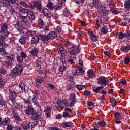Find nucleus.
<instances>
[{
  "instance_id": "14",
  "label": "nucleus",
  "mask_w": 130,
  "mask_h": 130,
  "mask_svg": "<svg viewBox=\"0 0 130 130\" xmlns=\"http://www.w3.org/2000/svg\"><path fill=\"white\" fill-rule=\"evenodd\" d=\"M88 34L90 37L91 40L92 41L95 42L98 40V38H97V36L95 35V34L93 32L89 31Z\"/></svg>"
},
{
  "instance_id": "18",
  "label": "nucleus",
  "mask_w": 130,
  "mask_h": 130,
  "mask_svg": "<svg viewBox=\"0 0 130 130\" xmlns=\"http://www.w3.org/2000/svg\"><path fill=\"white\" fill-rule=\"evenodd\" d=\"M5 59L6 60H8V61L13 62L15 61L16 57H15V55H11L10 56H6Z\"/></svg>"
},
{
  "instance_id": "9",
  "label": "nucleus",
  "mask_w": 130,
  "mask_h": 130,
  "mask_svg": "<svg viewBox=\"0 0 130 130\" xmlns=\"http://www.w3.org/2000/svg\"><path fill=\"white\" fill-rule=\"evenodd\" d=\"M44 112H45V115H46L47 118H49L51 116V108L50 107H47L45 108Z\"/></svg>"
},
{
  "instance_id": "48",
  "label": "nucleus",
  "mask_w": 130,
  "mask_h": 130,
  "mask_svg": "<svg viewBox=\"0 0 130 130\" xmlns=\"http://www.w3.org/2000/svg\"><path fill=\"white\" fill-rule=\"evenodd\" d=\"M1 43H3V44L2 45V47L3 46H4V47H9V45L5 43V40H0V44ZM0 46H1V44H0Z\"/></svg>"
},
{
  "instance_id": "33",
  "label": "nucleus",
  "mask_w": 130,
  "mask_h": 130,
  "mask_svg": "<svg viewBox=\"0 0 130 130\" xmlns=\"http://www.w3.org/2000/svg\"><path fill=\"white\" fill-rule=\"evenodd\" d=\"M110 103H111L113 107H115L116 106V100L114 98H111Z\"/></svg>"
},
{
  "instance_id": "16",
  "label": "nucleus",
  "mask_w": 130,
  "mask_h": 130,
  "mask_svg": "<svg viewBox=\"0 0 130 130\" xmlns=\"http://www.w3.org/2000/svg\"><path fill=\"white\" fill-rule=\"evenodd\" d=\"M121 50L122 52H124V53H127L130 50V46L127 45L126 46H122L121 47Z\"/></svg>"
},
{
  "instance_id": "50",
  "label": "nucleus",
  "mask_w": 130,
  "mask_h": 130,
  "mask_svg": "<svg viewBox=\"0 0 130 130\" xmlns=\"http://www.w3.org/2000/svg\"><path fill=\"white\" fill-rule=\"evenodd\" d=\"M35 63L36 64V66L38 67V68H40L41 66V61L40 60V59H37L36 60Z\"/></svg>"
},
{
  "instance_id": "11",
  "label": "nucleus",
  "mask_w": 130,
  "mask_h": 130,
  "mask_svg": "<svg viewBox=\"0 0 130 130\" xmlns=\"http://www.w3.org/2000/svg\"><path fill=\"white\" fill-rule=\"evenodd\" d=\"M75 103H76V95L72 94L70 95V99L69 100V105L70 106H74Z\"/></svg>"
},
{
  "instance_id": "15",
  "label": "nucleus",
  "mask_w": 130,
  "mask_h": 130,
  "mask_svg": "<svg viewBox=\"0 0 130 130\" xmlns=\"http://www.w3.org/2000/svg\"><path fill=\"white\" fill-rule=\"evenodd\" d=\"M61 125L64 128L67 127H72V126H73V123L71 122H64L61 123Z\"/></svg>"
},
{
  "instance_id": "6",
  "label": "nucleus",
  "mask_w": 130,
  "mask_h": 130,
  "mask_svg": "<svg viewBox=\"0 0 130 130\" xmlns=\"http://www.w3.org/2000/svg\"><path fill=\"white\" fill-rule=\"evenodd\" d=\"M57 104L59 107L61 108V109H63L64 107H67V106H69V103L67 100H63L62 101L60 100L57 101Z\"/></svg>"
},
{
  "instance_id": "27",
  "label": "nucleus",
  "mask_w": 130,
  "mask_h": 130,
  "mask_svg": "<svg viewBox=\"0 0 130 130\" xmlns=\"http://www.w3.org/2000/svg\"><path fill=\"white\" fill-rule=\"evenodd\" d=\"M39 39H40V38H39V35L38 36L32 37L31 39V42L33 44H36V43H37L39 41Z\"/></svg>"
},
{
  "instance_id": "64",
  "label": "nucleus",
  "mask_w": 130,
  "mask_h": 130,
  "mask_svg": "<svg viewBox=\"0 0 130 130\" xmlns=\"http://www.w3.org/2000/svg\"><path fill=\"white\" fill-rule=\"evenodd\" d=\"M7 130H13V126H12V125H8L7 126Z\"/></svg>"
},
{
  "instance_id": "61",
  "label": "nucleus",
  "mask_w": 130,
  "mask_h": 130,
  "mask_svg": "<svg viewBox=\"0 0 130 130\" xmlns=\"http://www.w3.org/2000/svg\"><path fill=\"white\" fill-rule=\"evenodd\" d=\"M16 108H22V104L17 103L16 105H15Z\"/></svg>"
},
{
  "instance_id": "24",
  "label": "nucleus",
  "mask_w": 130,
  "mask_h": 130,
  "mask_svg": "<svg viewBox=\"0 0 130 130\" xmlns=\"http://www.w3.org/2000/svg\"><path fill=\"white\" fill-rule=\"evenodd\" d=\"M84 73V70L81 68H78L74 73L75 75L80 76V75H82Z\"/></svg>"
},
{
  "instance_id": "41",
  "label": "nucleus",
  "mask_w": 130,
  "mask_h": 130,
  "mask_svg": "<svg viewBox=\"0 0 130 130\" xmlns=\"http://www.w3.org/2000/svg\"><path fill=\"white\" fill-rule=\"evenodd\" d=\"M34 6L35 8H37V9H40L41 8V4L39 2L34 3Z\"/></svg>"
},
{
  "instance_id": "51",
  "label": "nucleus",
  "mask_w": 130,
  "mask_h": 130,
  "mask_svg": "<svg viewBox=\"0 0 130 130\" xmlns=\"http://www.w3.org/2000/svg\"><path fill=\"white\" fill-rule=\"evenodd\" d=\"M36 114L39 117L42 115V111H41V108L39 109L38 111H37Z\"/></svg>"
},
{
  "instance_id": "37",
  "label": "nucleus",
  "mask_w": 130,
  "mask_h": 130,
  "mask_svg": "<svg viewBox=\"0 0 130 130\" xmlns=\"http://www.w3.org/2000/svg\"><path fill=\"white\" fill-rule=\"evenodd\" d=\"M107 32H108V28H107L106 26L103 27L101 29V32L102 34H106Z\"/></svg>"
},
{
  "instance_id": "20",
  "label": "nucleus",
  "mask_w": 130,
  "mask_h": 130,
  "mask_svg": "<svg viewBox=\"0 0 130 130\" xmlns=\"http://www.w3.org/2000/svg\"><path fill=\"white\" fill-rule=\"evenodd\" d=\"M57 34L55 31H51L49 34H48V37H49V39H54V38H56Z\"/></svg>"
},
{
  "instance_id": "42",
  "label": "nucleus",
  "mask_w": 130,
  "mask_h": 130,
  "mask_svg": "<svg viewBox=\"0 0 130 130\" xmlns=\"http://www.w3.org/2000/svg\"><path fill=\"white\" fill-rule=\"evenodd\" d=\"M20 11L21 12V13L22 14H24V15H25V14H27L28 11H30V10L26 9L24 8H20Z\"/></svg>"
},
{
  "instance_id": "52",
  "label": "nucleus",
  "mask_w": 130,
  "mask_h": 130,
  "mask_svg": "<svg viewBox=\"0 0 130 130\" xmlns=\"http://www.w3.org/2000/svg\"><path fill=\"white\" fill-rule=\"evenodd\" d=\"M0 74L6 75V74H7V70L5 69L2 68L1 69H0Z\"/></svg>"
},
{
  "instance_id": "21",
  "label": "nucleus",
  "mask_w": 130,
  "mask_h": 130,
  "mask_svg": "<svg viewBox=\"0 0 130 130\" xmlns=\"http://www.w3.org/2000/svg\"><path fill=\"white\" fill-rule=\"evenodd\" d=\"M43 81H44L43 77H40V76H38L36 79V85H37L38 86H39V85H40L41 84V83L42 82H43Z\"/></svg>"
},
{
  "instance_id": "12",
  "label": "nucleus",
  "mask_w": 130,
  "mask_h": 130,
  "mask_svg": "<svg viewBox=\"0 0 130 130\" xmlns=\"http://www.w3.org/2000/svg\"><path fill=\"white\" fill-rule=\"evenodd\" d=\"M9 31H0V41L5 40L9 36Z\"/></svg>"
},
{
  "instance_id": "31",
  "label": "nucleus",
  "mask_w": 130,
  "mask_h": 130,
  "mask_svg": "<svg viewBox=\"0 0 130 130\" xmlns=\"http://www.w3.org/2000/svg\"><path fill=\"white\" fill-rule=\"evenodd\" d=\"M26 40H27V38L25 36H22L19 39V42L21 44H25L26 43Z\"/></svg>"
},
{
  "instance_id": "10",
  "label": "nucleus",
  "mask_w": 130,
  "mask_h": 130,
  "mask_svg": "<svg viewBox=\"0 0 130 130\" xmlns=\"http://www.w3.org/2000/svg\"><path fill=\"white\" fill-rule=\"evenodd\" d=\"M27 16L30 20V22L35 20V16L34 15V12L31 10L27 11Z\"/></svg>"
},
{
  "instance_id": "13",
  "label": "nucleus",
  "mask_w": 130,
  "mask_h": 130,
  "mask_svg": "<svg viewBox=\"0 0 130 130\" xmlns=\"http://www.w3.org/2000/svg\"><path fill=\"white\" fill-rule=\"evenodd\" d=\"M15 28L18 32H22L23 31V23L20 21L17 22L15 24Z\"/></svg>"
},
{
  "instance_id": "30",
  "label": "nucleus",
  "mask_w": 130,
  "mask_h": 130,
  "mask_svg": "<svg viewBox=\"0 0 130 130\" xmlns=\"http://www.w3.org/2000/svg\"><path fill=\"white\" fill-rule=\"evenodd\" d=\"M0 105H1L3 108L7 107V102H6L3 98L0 100Z\"/></svg>"
},
{
  "instance_id": "56",
  "label": "nucleus",
  "mask_w": 130,
  "mask_h": 130,
  "mask_svg": "<svg viewBox=\"0 0 130 130\" xmlns=\"http://www.w3.org/2000/svg\"><path fill=\"white\" fill-rule=\"evenodd\" d=\"M84 94L85 96H89L91 94V91L89 90H85L84 92Z\"/></svg>"
},
{
  "instance_id": "44",
  "label": "nucleus",
  "mask_w": 130,
  "mask_h": 130,
  "mask_svg": "<svg viewBox=\"0 0 130 130\" xmlns=\"http://www.w3.org/2000/svg\"><path fill=\"white\" fill-rule=\"evenodd\" d=\"M23 127L24 129H29V123H27V122H24L23 123Z\"/></svg>"
},
{
  "instance_id": "62",
  "label": "nucleus",
  "mask_w": 130,
  "mask_h": 130,
  "mask_svg": "<svg viewBox=\"0 0 130 130\" xmlns=\"http://www.w3.org/2000/svg\"><path fill=\"white\" fill-rule=\"evenodd\" d=\"M5 66L6 68H10V67H11V63L7 62L5 63Z\"/></svg>"
},
{
  "instance_id": "38",
  "label": "nucleus",
  "mask_w": 130,
  "mask_h": 130,
  "mask_svg": "<svg viewBox=\"0 0 130 130\" xmlns=\"http://www.w3.org/2000/svg\"><path fill=\"white\" fill-rule=\"evenodd\" d=\"M85 85H77L75 86V88H76V89H77V90H84L85 89Z\"/></svg>"
},
{
  "instance_id": "8",
  "label": "nucleus",
  "mask_w": 130,
  "mask_h": 130,
  "mask_svg": "<svg viewBox=\"0 0 130 130\" xmlns=\"http://www.w3.org/2000/svg\"><path fill=\"white\" fill-rule=\"evenodd\" d=\"M24 111L27 115H32L35 112V110L32 106H28V108L25 109Z\"/></svg>"
},
{
  "instance_id": "47",
  "label": "nucleus",
  "mask_w": 130,
  "mask_h": 130,
  "mask_svg": "<svg viewBox=\"0 0 130 130\" xmlns=\"http://www.w3.org/2000/svg\"><path fill=\"white\" fill-rule=\"evenodd\" d=\"M20 5H21V6H22V7H24V8H29V6L25 2H23V1L20 2Z\"/></svg>"
},
{
  "instance_id": "36",
  "label": "nucleus",
  "mask_w": 130,
  "mask_h": 130,
  "mask_svg": "<svg viewBox=\"0 0 130 130\" xmlns=\"http://www.w3.org/2000/svg\"><path fill=\"white\" fill-rule=\"evenodd\" d=\"M20 18L22 19V22L23 23H25L26 25H29V21H28V19H27V17L26 16H20Z\"/></svg>"
},
{
  "instance_id": "4",
  "label": "nucleus",
  "mask_w": 130,
  "mask_h": 130,
  "mask_svg": "<svg viewBox=\"0 0 130 130\" xmlns=\"http://www.w3.org/2000/svg\"><path fill=\"white\" fill-rule=\"evenodd\" d=\"M81 49L76 45H73L72 47L68 49V52L71 55V57H72L73 58H75V57H76V55L79 53Z\"/></svg>"
},
{
  "instance_id": "22",
  "label": "nucleus",
  "mask_w": 130,
  "mask_h": 130,
  "mask_svg": "<svg viewBox=\"0 0 130 130\" xmlns=\"http://www.w3.org/2000/svg\"><path fill=\"white\" fill-rule=\"evenodd\" d=\"M39 38L42 41H48L49 40V38L48 37V35L45 36L44 35H39Z\"/></svg>"
},
{
  "instance_id": "17",
  "label": "nucleus",
  "mask_w": 130,
  "mask_h": 130,
  "mask_svg": "<svg viewBox=\"0 0 130 130\" xmlns=\"http://www.w3.org/2000/svg\"><path fill=\"white\" fill-rule=\"evenodd\" d=\"M1 31L8 32L9 25L7 23H3L1 26Z\"/></svg>"
},
{
  "instance_id": "3",
  "label": "nucleus",
  "mask_w": 130,
  "mask_h": 130,
  "mask_svg": "<svg viewBox=\"0 0 130 130\" xmlns=\"http://www.w3.org/2000/svg\"><path fill=\"white\" fill-rule=\"evenodd\" d=\"M23 72V67L21 64L17 65L16 67L10 73V77L11 78H16L18 75H20Z\"/></svg>"
},
{
  "instance_id": "28",
  "label": "nucleus",
  "mask_w": 130,
  "mask_h": 130,
  "mask_svg": "<svg viewBox=\"0 0 130 130\" xmlns=\"http://www.w3.org/2000/svg\"><path fill=\"white\" fill-rule=\"evenodd\" d=\"M87 75L89 78H93V77L95 76V72L92 70H88L87 71Z\"/></svg>"
},
{
  "instance_id": "19",
  "label": "nucleus",
  "mask_w": 130,
  "mask_h": 130,
  "mask_svg": "<svg viewBox=\"0 0 130 130\" xmlns=\"http://www.w3.org/2000/svg\"><path fill=\"white\" fill-rule=\"evenodd\" d=\"M38 26L40 29H43L45 27V24L43 22V20L42 19H40L38 20Z\"/></svg>"
},
{
  "instance_id": "63",
  "label": "nucleus",
  "mask_w": 130,
  "mask_h": 130,
  "mask_svg": "<svg viewBox=\"0 0 130 130\" xmlns=\"http://www.w3.org/2000/svg\"><path fill=\"white\" fill-rule=\"evenodd\" d=\"M49 130H59V129L56 127H49Z\"/></svg>"
},
{
  "instance_id": "25",
  "label": "nucleus",
  "mask_w": 130,
  "mask_h": 130,
  "mask_svg": "<svg viewBox=\"0 0 130 130\" xmlns=\"http://www.w3.org/2000/svg\"><path fill=\"white\" fill-rule=\"evenodd\" d=\"M42 13L46 17H51V14L49 10L46 8L42 10Z\"/></svg>"
},
{
  "instance_id": "49",
  "label": "nucleus",
  "mask_w": 130,
  "mask_h": 130,
  "mask_svg": "<svg viewBox=\"0 0 130 130\" xmlns=\"http://www.w3.org/2000/svg\"><path fill=\"white\" fill-rule=\"evenodd\" d=\"M68 62L72 66H75V58H73V59L70 58L68 59Z\"/></svg>"
},
{
  "instance_id": "40",
  "label": "nucleus",
  "mask_w": 130,
  "mask_h": 130,
  "mask_svg": "<svg viewBox=\"0 0 130 130\" xmlns=\"http://www.w3.org/2000/svg\"><path fill=\"white\" fill-rule=\"evenodd\" d=\"M103 88H104L103 86H101L98 87H95L93 89V92H95V93H99L100 90L103 89Z\"/></svg>"
},
{
  "instance_id": "32",
  "label": "nucleus",
  "mask_w": 130,
  "mask_h": 130,
  "mask_svg": "<svg viewBox=\"0 0 130 130\" xmlns=\"http://www.w3.org/2000/svg\"><path fill=\"white\" fill-rule=\"evenodd\" d=\"M11 123V120L9 118H6L2 122V124L3 125H7V124H9V123Z\"/></svg>"
},
{
  "instance_id": "55",
  "label": "nucleus",
  "mask_w": 130,
  "mask_h": 130,
  "mask_svg": "<svg viewBox=\"0 0 130 130\" xmlns=\"http://www.w3.org/2000/svg\"><path fill=\"white\" fill-rule=\"evenodd\" d=\"M61 7H62V5H61V4H59L55 6V9H56V10H60Z\"/></svg>"
},
{
  "instance_id": "2",
  "label": "nucleus",
  "mask_w": 130,
  "mask_h": 130,
  "mask_svg": "<svg viewBox=\"0 0 130 130\" xmlns=\"http://www.w3.org/2000/svg\"><path fill=\"white\" fill-rule=\"evenodd\" d=\"M8 91L9 93V98L11 100L12 104H10L11 106H13L15 103H16V97H17V93L14 91V87L10 86L8 88Z\"/></svg>"
},
{
  "instance_id": "53",
  "label": "nucleus",
  "mask_w": 130,
  "mask_h": 130,
  "mask_svg": "<svg viewBox=\"0 0 130 130\" xmlns=\"http://www.w3.org/2000/svg\"><path fill=\"white\" fill-rule=\"evenodd\" d=\"M129 61H130V58L129 57L125 58L124 62L125 64H128V63H129Z\"/></svg>"
},
{
  "instance_id": "23",
  "label": "nucleus",
  "mask_w": 130,
  "mask_h": 130,
  "mask_svg": "<svg viewBox=\"0 0 130 130\" xmlns=\"http://www.w3.org/2000/svg\"><path fill=\"white\" fill-rule=\"evenodd\" d=\"M19 87L22 91H24V92L27 91V85H25V83L22 81H21L19 83Z\"/></svg>"
},
{
  "instance_id": "57",
  "label": "nucleus",
  "mask_w": 130,
  "mask_h": 130,
  "mask_svg": "<svg viewBox=\"0 0 130 130\" xmlns=\"http://www.w3.org/2000/svg\"><path fill=\"white\" fill-rule=\"evenodd\" d=\"M28 125H29V128L30 127H34V126H35L36 125V123H34L33 122H29L28 123Z\"/></svg>"
},
{
  "instance_id": "39",
  "label": "nucleus",
  "mask_w": 130,
  "mask_h": 130,
  "mask_svg": "<svg viewBox=\"0 0 130 130\" xmlns=\"http://www.w3.org/2000/svg\"><path fill=\"white\" fill-rule=\"evenodd\" d=\"M67 70V67L64 65L60 66L59 68V72L62 73Z\"/></svg>"
},
{
  "instance_id": "34",
  "label": "nucleus",
  "mask_w": 130,
  "mask_h": 130,
  "mask_svg": "<svg viewBox=\"0 0 130 130\" xmlns=\"http://www.w3.org/2000/svg\"><path fill=\"white\" fill-rule=\"evenodd\" d=\"M39 50L37 49H34L31 51H30V53L31 55L33 56H36L37 54H38Z\"/></svg>"
},
{
  "instance_id": "43",
  "label": "nucleus",
  "mask_w": 130,
  "mask_h": 130,
  "mask_svg": "<svg viewBox=\"0 0 130 130\" xmlns=\"http://www.w3.org/2000/svg\"><path fill=\"white\" fill-rule=\"evenodd\" d=\"M31 118L34 119V120H37L38 118H39V117L37 115L36 113L34 112L32 115H31Z\"/></svg>"
},
{
  "instance_id": "59",
  "label": "nucleus",
  "mask_w": 130,
  "mask_h": 130,
  "mask_svg": "<svg viewBox=\"0 0 130 130\" xmlns=\"http://www.w3.org/2000/svg\"><path fill=\"white\" fill-rule=\"evenodd\" d=\"M64 111L69 114V113H71L72 112V110L69 108H65Z\"/></svg>"
},
{
  "instance_id": "35",
  "label": "nucleus",
  "mask_w": 130,
  "mask_h": 130,
  "mask_svg": "<svg viewBox=\"0 0 130 130\" xmlns=\"http://www.w3.org/2000/svg\"><path fill=\"white\" fill-rule=\"evenodd\" d=\"M124 8L126 10H130V0H128L125 2Z\"/></svg>"
},
{
  "instance_id": "58",
  "label": "nucleus",
  "mask_w": 130,
  "mask_h": 130,
  "mask_svg": "<svg viewBox=\"0 0 130 130\" xmlns=\"http://www.w3.org/2000/svg\"><path fill=\"white\" fill-rule=\"evenodd\" d=\"M119 39H122L123 38H124V34H123L122 32H120L118 35Z\"/></svg>"
},
{
  "instance_id": "54",
  "label": "nucleus",
  "mask_w": 130,
  "mask_h": 130,
  "mask_svg": "<svg viewBox=\"0 0 130 130\" xmlns=\"http://www.w3.org/2000/svg\"><path fill=\"white\" fill-rule=\"evenodd\" d=\"M20 56H21L23 59L26 58V57H27V54H26L24 52H21L20 53Z\"/></svg>"
},
{
  "instance_id": "1",
  "label": "nucleus",
  "mask_w": 130,
  "mask_h": 130,
  "mask_svg": "<svg viewBox=\"0 0 130 130\" xmlns=\"http://www.w3.org/2000/svg\"><path fill=\"white\" fill-rule=\"evenodd\" d=\"M92 6L95 7V9L99 10L101 12H102L103 14H106L108 12V10L106 9V7L104 5H102V4L100 2L97 0H93V2L91 3Z\"/></svg>"
},
{
  "instance_id": "7",
  "label": "nucleus",
  "mask_w": 130,
  "mask_h": 130,
  "mask_svg": "<svg viewBox=\"0 0 130 130\" xmlns=\"http://www.w3.org/2000/svg\"><path fill=\"white\" fill-rule=\"evenodd\" d=\"M114 117L116 119V123L119 124L121 123V118H122V115L119 113H115L114 114Z\"/></svg>"
},
{
  "instance_id": "5",
  "label": "nucleus",
  "mask_w": 130,
  "mask_h": 130,
  "mask_svg": "<svg viewBox=\"0 0 130 130\" xmlns=\"http://www.w3.org/2000/svg\"><path fill=\"white\" fill-rule=\"evenodd\" d=\"M108 83V79L104 76H101L97 79V84L98 85H104V86H106Z\"/></svg>"
},
{
  "instance_id": "46",
  "label": "nucleus",
  "mask_w": 130,
  "mask_h": 130,
  "mask_svg": "<svg viewBox=\"0 0 130 130\" xmlns=\"http://www.w3.org/2000/svg\"><path fill=\"white\" fill-rule=\"evenodd\" d=\"M16 58L18 62L19 63L23 62V60H24V59L20 55H18Z\"/></svg>"
},
{
  "instance_id": "45",
  "label": "nucleus",
  "mask_w": 130,
  "mask_h": 130,
  "mask_svg": "<svg viewBox=\"0 0 130 130\" xmlns=\"http://www.w3.org/2000/svg\"><path fill=\"white\" fill-rule=\"evenodd\" d=\"M47 7L48 9H50V10H53V4H52L51 2H49L47 5Z\"/></svg>"
},
{
  "instance_id": "60",
  "label": "nucleus",
  "mask_w": 130,
  "mask_h": 130,
  "mask_svg": "<svg viewBox=\"0 0 130 130\" xmlns=\"http://www.w3.org/2000/svg\"><path fill=\"white\" fill-rule=\"evenodd\" d=\"M63 117L66 118L67 117H69V113H67L66 112H64L63 113Z\"/></svg>"
},
{
  "instance_id": "29",
  "label": "nucleus",
  "mask_w": 130,
  "mask_h": 130,
  "mask_svg": "<svg viewBox=\"0 0 130 130\" xmlns=\"http://www.w3.org/2000/svg\"><path fill=\"white\" fill-rule=\"evenodd\" d=\"M0 46V55H6L7 52L5 50V49L3 48L2 45H3V43H1Z\"/></svg>"
},
{
  "instance_id": "26",
  "label": "nucleus",
  "mask_w": 130,
  "mask_h": 130,
  "mask_svg": "<svg viewBox=\"0 0 130 130\" xmlns=\"http://www.w3.org/2000/svg\"><path fill=\"white\" fill-rule=\"evenodd\" d=\"M58 50L60 52V53L61 56H62V57H64V56H66V55L68 54V53H67V51H66V50H64V49H63V48L60 47Z\"/></svg>"
}]
</instances>
